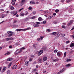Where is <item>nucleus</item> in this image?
<instances>
[{"label": "nucleus", "mask_w": 74, "mask_h": 74, "mask_svg": "<svg viewBox=\"0 0 74 74\" xmlns=\"http://www.w3.org/2000/svg\"><path fill=\"white\" fill-rule=\"evenodd\" d=\"M30 29H31V28H30V27H27L26 29H16V30L17 32H18V31H22H22H26V30H30Z\"/></svg>", "instance_id": "f257e3e1"}, {"label": "nucleus", "mask_w": 74, "mask_h": 74, "mask_svg": "<svg viewBox=\"0 0 74 74\" xmlns=\"http://www.w3.org/2000/svg\"><path fill=\"white\" fill-rule=\"evenodd\" d=\"M29 18L28 17H26L25 18H24L23 23H26L27 22H28L29 21Z\"/></svg>", "instance_id": "f03ea898"}, {"label": "nucleus", "mask_w": 74, "mask_h": 74, "mask_svg": "<svg viewBox=\"0 0 74 74\" xmlns=\"http://www.w3.org/2000/svg\"><path fill=\"white\" fill-rule=\"evenodd\" d=\"M8 33L9 34V37H11L12 36V35L13 34V32L11 31L8 32Z\"/></svg>", "instance_id": "7ed1b4c3"}, {"label": "nucleus", "mask_w": 74, "mask_h": 74, "mask_svg": "<svg viewBox=\"0 0 74 74\" xmlns=\"http://www.w3.org/2000/svg\"><path fill=\"white\" fill-rule=\"evenodd\" d=\"M66 70L65 68H64L62 69L60 72H58L59 74H60V73H63L64 71Z\"/></svg>", "instance_id": "20e7f679"}, {"label": "nucleus", "mask_w": 74, "mask_h": 74, "mask_svg": "<svg viewBox=\"0 0 74 74\" xmlns=\"http://www.w3.org/2000/svg\"><path fill=\"white\" fill-rule=\"evenodd\" d=\"M43 53V50H40V51L38 52V56H40V55H41L42 53Z\"/></svg>", "instance_id": "39448f33"}, {"label": "nucleus", "mask_w": 74, "mask_h": 74, "mask_svg": "<svg viewBox=\"0 0 74 74\" xmlns=\"http://www.w3.org/2000/svg\"><path fill=\"white\" fill-rule=\"evenodd\" d=\"M13 40V38H6V41H9V40Z\"/></svg>", "instance_id": "423d86ee"}, {"label": "nucleus", "mask_w": 74, "mask_h": 74, "mask_svg": "<svg viewBox=\"0 0 74 74\" xmlns=\"http://www.w3.org/2000/svg\"><path fill=\"white\" fill-rule=\"evenodd\" d=\"M38 62L39 63H41L42 62V58H39V59L38 60Z\"/></svg>", "instance_id": "0eeeda50"}, {"label": "nucleus", "mask_w": 74, "mask_h": 74, "mask_svg": "<svg viewBox=\"0 0 74 74\" xmlns=\"http://www.w3.org/2000/svg\"><path fill=\"white\" fill-rule=\"evenodd\" d=\"M17 68V65H14L12 67L13 69H16Z\"/></svg>", "instance_id": "6e6552de"}, {"label": "nucleus", "mask_w": 74, "mask_h": 74, "mask_svg": "<svg viewBox=\"0 0 74 74\" xmlns=\"http://www.w3.org/2000/svg\"><path fill=\"white\" fill-rule=\"evenodd\" d=\"M11 53L9 51H7V53H6L5 54H4V55H9Z\"/></svg>", "instance_id": "1a4fd4ad"}, {"label": "nucleus", "mask_w": 74, "mask_h": 74, "mask_svg": "<svg viewBox=\"0 0 74 74\" xmlns=\"http://www.w3.org/2000/svg\"><path fill=\"white\" fill-rule=\"evenodd\" d=\"M33 25L34 27H38V26H39V25L36 24H33Z\"/></svg>", "instance_id": "9d476101"}, {"label": "nucleus", "mask_w": 74, "mask_h": 74, "mask_svg": "<svg viewBox=\"0 0 74 74\" xmlns=\"http://www.w3.org/2000/svg\"><path fill=\"white\" fill-rule=\"evenodd\" d=\"M47 59H48V58L46 57H44L43 58V60L44 61H46L47 60Z\"/></svg>", "instance_id": "9b49d317"}, {"label": "nucleus", "mask_w": 74, "mask_h": 74, "mask_svg": "<svg viewBox=\"0 0 74 74\" xmlns=\"http://www.w3.org/2000/svg\"><path fill=\"white\" fill-rule=\"evenodd\" d=\"M29 61H26L25 63V64L26 65V66H28L29 64Z\"/></svg>", "instance_id": "f8f14e48"}, {"label": "nucleus", "mask_w": 74, "mask_h": 74, "mask_svg": "<svg viewBox=\"0 0 74 74\" xmlns=\"http://www.w3.org/2000/svg\"><path fill=\"white\" fill-rule=\"evenodd\" d=\"M6 69H7V68L6 67L3 68V70H2V73H3V72H4V71L5 70H6Z\"/></svg>", "instance_id": "ddd939ff"}, {"label": "nucleus", "mask_w": 74, "mask_h": 74, "mask_svg": "<svg viewBox=\"0 0 74 74\" xmlns=\"http://www.w3.org/2000/svg\"><path fill=\"white\" fill-rule=\"evenodd\" d=\"M46 22H47V21H44L42 22H41V24H45Z\"/></svg>", "instance_id": "4468645a"}, {"label": "nucleus", "mask_w": 74, "mask_h": 74, "mask_svg": "<svg viewBox=\"0 0 74 74\" xmlns=\"http://www.w3.org/2000/svg\"><path fill=\"white\" fill-rule=\"evenodd\" d=\"M74 46V43H72L70 45V47H72Z\"/></svg>", "instance_id": "2eb2a0df"}, {"label": "nucleus", "mask_w": 74, "mask_h": 74, "mask_svg": "<svg viewBox=\"0 0 74 74\" xmlns=\"http://www.w3.org/2000/svg\"><path fill=\"white\" fill-rule=\"evenodd\" d=\"M59 59L58 58H56V59H54L53 60V62H57V61H58V60H59Z\"/></svg>", "instance_id": "dca6fc26"}, {"label": "nucleus", "mask_w": 74, "mask_h": 74, "mask_svg": "<svg viewBox=\"0 0 74 74\" xmlns=\"http://www.w3.org/2000/svg\"><path fill=\"white\" fill-rule=\"evenodd\" d=\"M12 60V58H8L7 60V61H10V60Z\"/></svg>", "instance_id": "f3484780"}, {"label": "nucleus", "mask_w": 74, "mask_h": 74, "mask_svg": "<svg viewBox=\"0 0 74 74\" xmlns=\"http://www.w3.org/2000/svg\"><path fill=\"white\" fill-rule=\"evenodd\" d=\"M24 15H25V14L23 13L20 14V16H23Z\"/></svg>", "instance_id": "a211bd4d"}, {"label": "nucleus", "mask_w": 74, "mask_h": 74, "mask_svg": "<svg viewBox=\"0 0 74 74\" xmlns=\"http://www.w3.org/2000/svg\"><path fill=\"white\" fill-rule=\"evenodd\" d=\"M55 34H56V32H53L51 33V35H52V36H53Z\"/></svg>", "instance_id": "6ab92c4d"}, {"label": "nucleus", "mask_w": 74, "mask_h": 74, "mask_svg": "<svg viewBox=\"0 0 74 74\" xmlns=\"http://www.w3.org/2000/svg\"><path fill=\"white\" fill-rule=\"evenodd\" d=\"M14 9V7L12 6H11L10 7V10H13Z\"/></svg>", "instance_id": "aec40b11"}, {"label": "nucleus", "mask_w": 74, "mask_h": 74, "mask_svg": "<svg viewBox=\"0 0 74 74\" xmlns=\"http://www.w3.org/2000/svg\"><path fill=\"white\" fill-rule=\"evenodd\" d=\"M42 18L41 17H39L38 18V20L39 21H42Z\"/></svg>", "instance_id": "412c9836"}, {"label": "nucleus", "mask_w": 74, "mask_h": 74, "mask_svg": "<svg viewBox=\"0 0 74 74\" xmlns=\"http://www.w3.org/2000/svg\"><path fill=\"white\" fill-rule=\"evenodd\" d=\"M30 3L31 4H35V2H34V1H31L30 2Z\"/></svg>", "instance_id": "4be33fe9"}, {"label": "nucleus", "mask_w": 74, "mask_h": 74, "mask_svg": "<svg viewBox=\"0 0 74 74\" xmlns=\"http://www.w3.org/2000/svg\"><path fill=\"white\" fill-rule=\"evenodd\" d=\"M71 60L70 58L67 59L66 60V62H71Z\"/></svg>", "instance_id": "5701e85b"}, {"label": "nucleus", "mask_w": 74, "mask_h": 74, "mask_svg": "<svg viewBox=\"0 0 74 74\" xmlns=\"http://www.w3.org/2000/svg\"><path fill=\"white\" fill-rule=\"evenodd\" d=\"M36 18V16H33L31 18V19H35Z\"/></svg>", "instance_id": "b1692460"}, {"label": "nucleus", "mask_w": 74, "mask_h": 74, "mask_svg": "<svg viewBox=\"0 0 74 74\" xmlns=\"http://www.w3.org/2000/svg\"><path fill=\"white\" fill-rule=\"evenodd\" d=\"M24 4V3L23 2H22L21 1V3L20 4V6H22Z\"/></svg>", "instance_id": "393cba45"}, {"label": "nucleus", "mask_w": 74, "mask_h": 74, "mask_svg": "<svg viewBox=\"0 0 74 74\" xmlns=\"http://www.w3.org/2000/svg\"><path fill=\"white\" fill-rule=\"evenodd\" d=\"M55 11L56 13H58V11H59V10L58 9H56L55 10Z\"/></svg>", "instance_id": "a878e982"}, {"label": "nucleus", "mask_w": 74, "mask_h": 74, "mask_svg": "<svg viewBox=\"0 0 74 74\" xmlns=\"http://www.w3.org/2000/svg\"><path fill=\"white\" fill-rule=\"evenodd\" d=\"M53 23H54V24H56V23H58V21H53Z\"/></svg>", "instance_id": "bb28decb"}, {"label": "nucleus", "mask_w": 74, "mask_h": 74, "mask_svg": "<svg viewBox=\"0 0 74 74\" xmlns=\"http://www.w3.org/2000/svg\"><path fill=\"white\" fill-rule=\"evenodd\" d=\"M60 55V52H57V55H58V56H59Z\"/></svg>", "instance_id": "cd10ccee"}, {"label": "nucleus", "mask_w": 74, "mask_h": 74, "mask_svg": "<svg viewBox=\"0 0 74 74\" xmlns=\"http://www.w3.org/2000/svg\"><path fill=\"white\" fill-rule=\"evenodd\" d=\"M12 5H14V4H15V2L13 1L12 2Z\"/></svg>", "instance_id": "c85d7f7f"}, {"label": "nucleus", "mask_w": 74, "mask_h": 74, "mask_svg": "<svg viewBox=\"0 0 74 74\" xmlns=\"http://www.w3.org/2000/svg\"><path fill=\"white\" fill-rule=\"evenodd\" d=\"M64 58H65V57H66V52L64 53Z\"/></svg>", "instance_id": "c756f323"}, {"label": "nucleus", "mask_w": 74, "mask_h": 74, "mask_svg": "<svg viewBox=\"0 0 74 74\" xmlns=\"http://www.w3.org/2000/svg\"><path fill=\"white\" fill-rule=\"evenodd\" d=\"M7 73H8V74H10V70L8 71H7Z\"/></svg>", "instance_id": "7c9ffc66"}, {"label": "nucleus", "mask_w": 74, "mask_h": 74, "mask_svg": "<svg viewBox=\"0 0 74 74\" xmlns=\"http://www.w3.org/2000/svg\"><path fill=\"white\" fill-rule=\"evenodd\" d=\"M33 8L32 7H29V8L28 9L29 10H32V9Z\"/></svg>", "instance_id": "2f4dec72"}, {"label": "nucleus", "mask_w": 74, "mask_h": 74, "mask_svg": "<svg viewBox=\"0 0 74 74\" xmlns=\"http://www.w3.org/2000/svg\"><path fill=\"white\" fill-rule=\"evenodd\" d=\"M70 66V64H67L66 65V67H69Z\"/></svg>", "instance_id": "473e14b6"}, {"label": "nucleus", "mask_w": 74, "mask_h": 74, "mask_svg": "<svg viewBox=\"0 0 74 74\" xmlns=\"http://www.w3.org/2000/svg\"><path fill=\"white\" fill-rule=\"evenodd\" d=\"M71 24H72V23H71V22H70L69 23H68V24H67V25H68V26H70V25H71Z\"/></svg>", "instance_id": "72a5a7b5"}, {"label": "nucleus", "mask_w": 74, "mask_h": 74, "mask_svg": "<svg viewBox=\"0 0 74 74\" xmlns=\"http://www.w3.org/2000/svg\"><path fill=\"white\" fill-rule=\"evenodd\" d=\"M22 51H23V50L22 49H20V51H19L18 53H21V52H22Z\"/></svg>", "instance_id": "f704fd0d"}, {"label": "nucleus", "mask_w": 74, "mask_h": 74, "mask_svg": "<svg viewBox=\"0 0 74 74\" xmlns=\"http://www.w3.org/2000/svg\"><path fill=\"white\" fill-rule=\"evenodd\" d=\"M18 22L16 20H14V23H16V22Z\"/></svg>", "instance_id": "c9c22d12"}, {"label": "nucleus", "mask_w": 74, "mask_h": 74, "mask_svg": "<svg viewBox=\"0 0 74 74\" xmlns=\"http://www.w3.org/2000/svg\"><path fill=\"white\" fill-rule=\"evenodd\" d=\"M24 10V9L23 8H21V9H20L18 11H19V12H20V11H22V10Z\"/></svg>", "instance_id": "e433bc0d"}, {"label": "nucleus", "mask_w": 74, "mask_h": 74, "mask_svg": "<svg viewBox=\"0 0 74 74\" xmlns=\"http://www.w3.org/2000/svg\"><path fill=\"white\" fill-rule=\"evenodd\" d=\"M58 52V50H54V53H56Z\"/></svg>", "instance_id": "4c0bfd02"}, {"label": "nucleus", "mask_w": 74, "mask_h": 74, "mask_svg": "<svg viewBox=\"0 0 74 74\" xmlns=\"http://www.w3.org/2000/svg\"><path fill=\"white\" fill-rule=\"evenodd\" d=\"M64 36H65V34H62V37H64Z\"/></svg>", "instance_id": "58836bf2"}, {"label": "nucleus", "mask_w": 74, "mask_h": 74, "mask_svg": "<svg viewBox=\"0 0 74 74\" xmlns=\"http://www.w3.org/2000/svg\"><path fill=\"white\" fill-rule=\"evenodd\" d=\"M4 11V10L3 9H1L0 10V11Z\"/></svg>", "instance_id": "ea45409f"}, {"label": "nucleus", "mask_w": 74, "mask_h": 74, "mask_svg": "<svg viewBox=\"0 0 74 74\" xmlns=\"http://www.w3.org/2000/svg\"><path fill=\"white\" fill-rule=\"evenodd\" d=\"M71 37H72L74 39V36L73 35H71Z\"/></svg>", "instance_id": "a19ab883"}, {"label": "nucleus", "mask_w": 74, "mask_h": 74, "mask_svg": "<svg viewBox=\"0 0 74 74\" xmlns=\"http://www.w3.org/2000/svg\"><path fill=\"white\" fill-rule=\"evenodd\" d=\"M62 28H63V29H65V26H64V25H62Z\"/></svg>", "instance_id": "79ce46f5"}, {"label": "nucleus", "mask_w": 74, "mask_h": 74, "mask_svg": "<svg viewBox=\"0 0 74 74\" xmlns=\"http://www.w3.org/2000/svg\"><path fill=\"white\" fill-rule=\"evenodd\" d=\"M16 26L15 25H12V27H15Z\"/></svg>", "instance_id": "37998d69"}, {"label": "nucleus", "mask_w": 74, "mask_h": 74, "mask_svg": "<svg viewBox=\"0 0 74 74\" xmlns=\"http://www.w3.org/2000/svg\"><path fill=\"white\" fill-rule=\"evenodd\" d=\"M43 38V37H42V36H40V40H42Z\"/></svg>", "instance_id": "c03bdc74"}, {"label": "nucleus", "mask_w": 74, "mask_h": 74, "mask_svg": "<svg viewBox=\"0 0 74 74\" xmlns=\"http://www.w3.org/2000/svg\"><path fill=\"white\" fill-rule=\"evenodd\" d=\"M36 13V12L34 11V12H32V13L34 15V14H35Z\"/></svg>", "instance_id": "a18cd8bd"}, {"label": "nucleus", "mask_w": 74, "mask_h": 74, "mask_svg": "<svg viewBox=\"0 0 74 74\" xmlns=\"http://www.w3.org/2000/svg\"><path fill=\"white\" fill-rule=\"evenodd\" d=\"M36 63V62L34 61L32 63V64H35Z\"/></svg>", "instance_id": "49530a36"}, {"label": "nucleus", "mask_w": 74, "mask_h": 74, "mask_svg": "<svg viewBox=\"0 0 74 74\" xmlns=\"http://www.w3.org/2000/svg\"><path fill=\"white\" fill-rule=\"evenodd\" d=\"M47 30L48 32H51V30H50V29H47Z\"/></svg>", "instance_id": "de8ad7c7"}, {"label": "nucleus", "mask_w": 74, "mask_h": 74, "mask_svg": "<svg viewBox=\"0 0 74 74\" xmlns=\"http://www.w3.org/2000/svg\"><path fill=\"white\" fill-rule=\"evenodd\" d=\"M59 34V32H56V34H57V35H58V34Z\"/></svg>", "instance_id": "09e8293b"}, {"label": "nucleus", "mask_w": 74, "mask_h": 74, "mask_svg": "<svg viewBox=\"0 0 74 74\" xmlns=\"http://www.w3.org/2000/svg\"><path fill=\"white\" fill-rule=\"evenodd\" d=\"M45 65H48V63L47 62H45Z\"/></svg>", "instance_id": "8fccbe9b"}, {"label": "nucleus", "mask_w": 74, "mask_h": 74, "mask_svg": "<svg viewBox=\"0 0 74 74\" xmlns=\"http://www.w3.org/2000/svg\"><path fill=\"white\" fill-rule=\"evenodd\" d=\"M11 64H12V63L11 62L9 64V66H11Z\"/></svg>", "instance_id": "3c124183"}, {"label": "nucleus", "mask_w": 74, "mask_h": 74, "mask_svg": "<svg viewBox=\"0 0 74 74\" xmlns=\"http://www.w3.org/2000/svg\"><path fill=\"white\" fill-rule=\"evenodd\" d=\"M49 17H50V18H52L53 16L52 15H50L49 16Z\"/></svg>", "instance_id": "603ef678"}, {"label": "nucleus", "mask_w": 74, "mask_h": 74, "mask_svg": "<svg viewBox=\"0 0 74 74\" xmlns=\"http://www.w3.org/2000/svg\"><path fill=\"white\" fill-rule=\"evenodd\" d=\"M37 41H40V38H38L37 39Z\"/></svg>", "instance_id": "864d4df0"}, {"label": "nucleus", "mask_w": 74, "mask_h": 74, "mask_svg": "<svg viewBox=\"0 0 74 74\" xmlns=\"http://www.w3.org/2000/svg\"><path fill=\"white\" fill-rule=\"evenodd\" d=\"M25 1V0H22L21 2H22L23 3H24Z\"/></svg>", "instance_id": "5fc2aeb1"}, {"label": "nucleus", "mask_w": 74, "mask_h": 74, "mask_svg": "<svg viewBox=\"0 0 74 74\" xmlns=\"http://www.w3.org/2000/svg\"><path fill=\"white\" fill-rule=\"evenodd\" d=\"M60 36L58 35L57 36H56V38H58V37H59Z\"/></svg>", "instance_id": "6e6d98bb"}, {"label": "nucleus", "mask_w": 74, "mask_h": 74, "mask_svg": "<svg viewBox=\"0 0 74 74\" xmlns=\"http://www.w3.org/2000/svg\"><path fill=\"white\" fill-rule=\"evenodd\" d=\"M34 45L36 46V47H37L38 46V45H37L36 44H34Z\"/></svg>", "instance_id": "4d7b16f0"}, {"label": "nucleus", "mask_w": 74, "mask_h": 74, "mask_svg": "<svg viewBox=\"0 0 74 74\" xmlns=\"http://www.w3.org/2000/svg\"><path fill=\"white\" fill-rule=\"evenodd\" d=\"M4 14H2V18H4Z\"/></svg>", "instance_id": "13d9d810"}, {"label": "nucleus", "mask_w": 74, "mask_h": 74, "mask_svg": "<svg viewBox=\"0 0 74 74\" xmlns=\"http://www.w3.org/2000/svg\"><path fill=\"white\" fill-rule=\"evenodd\" d=\"M25 49V47H23L21 48V49H22V50H23V49Z\"/></svg>", "instance_id": "bf43d9fd"}, {"label": "nucleus", "mask_w": 74, "mask_h": 74, "mask_svg": "<svg viewBox=\"0 0 74 74\" xmlns=\"http://www.w3.org/2000/svg\"><path fill=\"white\" fill-rule=\"evenodd\" d=\"M70 2V0H67L66 1V2L67 3H68Z\"/></svg>", "instance_id": "052dcab7"}, {"label": "nucleus", "mask_w": 74, "mask_h": 74, "mask_svg": "<svg viewBox=\"0 0 74 74\" xmlns=\"http://www.w3.org/2000/svg\"><path fill=\"white\" fill-rule=\"evenodd\" d=\"M36 23L37 24H40V23L39 22H36Z\"/></svg>", "instance_id": "680f3d73"}, {"label": "nucleus", "mask_w": 74, "mask_h": 74, "mask_svg": "<svg viewBox=\"0 0 74 74\" xmlns=\"http://www.w3.org/2000/svg\"><path fill=\"white\" fill-rule=\"evenodd\" d=\"M42 49H43L44 50H45V49H46V48H44V47H43L42 48Z\"/></svg>", "instance_id": "e2e57ef3"}, {"label": "nucleus", "mask_w": 74, "mask_h": 74, "mask_svg": "<svg viewBox=\"0 0 74 74\" xmlns=\"http://www.w3.org/2000/svg\"><path fill=\"white\" fill-rule=\"evenodd\" d=\"M37 71V70L36 69H34L33 70V71Z\"/></svg>", "instance_id": "0e129e2a"}, {"label": "nucleus", "mask_w": 74, "mask_h": 74, "mask_svg": "<svg viewBox=\"0 0 74 74\" xmlns=\"http://www.w3.org/2000/svg\"><path fill=\"white\" fill-rule=\"evenodd\" d=\"M61 1L62 3H63V2H64V0H61Z\"/></svg>", "instance_id": "69168bd1"}, {"label": "nucleus", "mask_w": 74, "mask_h": 74, "mask_svg": "<svg viewBox=\"0 0 74 74\" xmlns=\"http://www.w3.org/2000/svg\"><path fill=\"white\" fill-rule=\"evenodd\" d=\"M33 47L34 48H35V49L36 48V47L34 45H33Z\"/></svg>", "instance_id": "338daca9"}, {"label": "nucleus", "mask_w": 74, "mask_h": 74, "mask_svg": "<svg viewBox=\"0 0 74 74\" xmlns=\"http://www.w3.org/2000/svg\"><path fill=\"white\" fill-rule=\"evenodd\" d=\"M32 60V59L30 58L29 59V62H31Z\"/></svg>", "instance_id": "774afa93"}]
</instances>
